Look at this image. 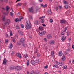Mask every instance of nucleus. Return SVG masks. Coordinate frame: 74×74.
Instances as JSON below:
<instances>
[{"label": "nucleus", "instance_id": "nucleus-1", "mask_svg": "<svg viewBox=\"0 0 74 74\" xmlns=\"http://www.w3.org/2000/svg\"><path fill=\"white\" fill-rule=\"evenodd\" d=\"M26 27L25 28L27 29H28L29 30L30 29V28H31V26H30V21H29L28 22H27L26 23Z\"/></svg>", "mask_w": 74, "mask_h": 74}, {"label": "nucleus", "instance_id": "nucleus-2", "mask_svg": "<svg viewBox=\"0 0 74 74\" xmlns=\"http://www.w3.org/2000/svg\"><path fill=\"white\" fill-rule=\"evenodd\" d=\"M10 23V20L8 19L5 22L4 24L6 26H8Z\"/></svg>", "mask_w": 74, "mask_h": 74}, {"label": "nucleus", "instance_id": "nucleus-3", "mask_svg": "<svg viewBox=\"0 0 74 74\" xmlns=\"http://www.w3.org/2000/svg\"><path fill=\"white\" fill-rule=\"evenodd\" d=\"M20 19H19L17 18H16L15 20V22H19V21H21V19H23V18L22 17H20Z\"/></svg>", "mask_w": 74, "mask_h": 74}, {"label": "nucleus", "instance_id": "nucleus-4", "mask_svg": "<svg viewBox=\"0 0 74 74\" xmlns=\"http://www.w3.org/2000/svg\"><path fill=\"white\" fill-rule=\"evenodd\" d=\"M25 41V38H23L20 39V42L21 43H23Z\"/></svg>", "mask_w": 74, "mask_h": 74}, {"label": "nucleus", "instance_id": "nucleus-5", "mask_svg": "<svg viewBox=\"0 0 74 74\" xmlns=\"http://www.w3.org/2000/svg\"><path fill=\"white\" fill-rule=\"evenodd\" d=\"M49 42L50 44H51V45H53V44H55V42L54 40H51Z\"/></svg>", "mask_w": 74, "mask_h": 74}, {"label": "nucleus", "instance_id": "nucleus-6", "mask_svg": "<svg viewBox=\"0 0 74 74\" xmlns=\"http://www.w3.org/2000/svg\"><path fill=\"white\" fill-rule=\"evenodd\" d=\"M34 23L35 25H38V24H40V21L36 20L34 21Z\"/></svg>", "mask_w": 74, "mask_h": 74}, {"label": "nucleus", "instance_id": "nucleus-7", "mask_svg": "<svg viewBox=\"0 0 74 74\" xmlns=\"http://www.w3.org/2000/svg\"><path fill=\"white\" fill-rule=\"evenodd\" d=\"M47 38L48 39H51L52 38V35L51 34H49L47 35Z\"/></svg>", "mask_w": 74, "mask_h": 74}, {"label": "nucleus", "instance_id": "nucleus-8", "mask_svg": "<svg viewBox=\"0 0 74 74\" xmlns=\"http://www.w3.org/2000/svg\"><path fill=\"white\" fill-rule=\"evenodd\" d=\"M58 64L59 66H62L64 64V62H58Z\"/></svg>", "mask_w": 74, "mask_h": 74}, {"label": "nucleus", "instance_id": "nucleus-9", "mask_svg": "<svg viewBox=\"0 0 74 74\" xmlns=\"http://www.w3.org/2000/svg\"><path fill=\"white\" fill-rule=\"evenodd\" d=\"M29 11L33 13V7H32L29 9Z\"/></svg>", "mask_w": 74, "mask_h": 74}, {"label": "nucleus", "instance_id": "nucleus-10", "mask_svg": "<svg viewBox=\"0 0 74 74\" xmlns=\"http://www.w3.org/2000/svg\"><path fill=\"white\" fill-rule=\"evenodd\" d=\"M7 60L6 58L4 59L3 62V64H5L7 63Z\"/></svg>", "mask_w": 74, "mask_h": 74}, {"label": "nucleus", "instance_id": "nucleus-11", "mask_svg": "<svg viewBox=\"0 0 74 74\" xmlns=\"http://www.w3.org/2000/svg\"><path fill=\"white\" fill-rule=\"evenodd\" d=\"M66 21L64 20H60V22L61 23H66Z\"/></svg>", "mask_w": 74, "mask_h": 74}, {"label": "nucleus", "instance_id": "nucleus-12", "mask_svg": "<svg viewBox=\"0 0 74 74\" xmlns=\"http://www.w3.org/2000/svg\"><path fill=\"white\" fill-rule=\"evenodd\" d=\"M16 56H17V57H18V58H22L21 55L19 53H17L16 54Z\"/></svg>", "mask_w": 74, "mask_h": 74}, {"label": "nucleus", "instance_id": "nucleus-13", "mask_svg": "<svg viewBox=\"0 0 74 74\" xmlns=\"http://www.w3.org/2000/svg\"><path fill=\"white\" fill-rule=\"evenodd\" d=\"M15 69V67L14 66H12L10 67V70H14Z\"/></svg>", "mask_w": 74, "mask_h": 74}, {"label": "nucleus", "instance_id": "nucleus-14", "mask_svg": "<svg viewBox=\"0 0 74 74\" xmlns=\"http://www.w3.org/2000/svg\"><path fill=\"white\" fill-rule=\"evenodd\" d=\"M15 69H16V70H19L21 69V67L19 66H16V67H15Z\"/></svg>", "mask_w": 74, "mask_h": 74}, {"label": "nucleus", "instance_id": "nucleus-15", "mask_svg": "<svg viewBox=\"0 0 74 74\" xmlns=\"http://www.w3.org/2000/svg\"><path fill=\"white\" fill-rule=\"evenodd\" d=\"M65 33H66V32H65L63 30L61 33V35L63 36V35H64Z\"/></svg>", "mask_w": 74, "mask_h": 74}, {"label": "nucleus", "instance_id": "nucleus-16", "mask_svg": "<svg viewBox=\"0 0 74 74\" xmlns=\"http://www.w3.org/2000/svg\"><path fill=\"white\" fill-rule=\"evenodd\" d=\"M37 11H38V9H35L34 10V11H33V14H34L35 13H37Z\"/></svg>", "mask_w": 74, "mask_h": 74}, {"label": "nucleus", "instance_id": "nucleus-17", "mask_svg": "<svg viewBox=\"0 0 74 74\" xmlns=\"http://www.w3.org/2000/svg\"><path fill=\"white\" fill-rule=\"evenodd\" d=\"M31 64H32L33 65H34V64H35L36 62L34 60H32L31 61Z\"/></svg>", "mask_w": 74, "mask_h": 74}, {"label": "nucleus", "instance_id": "nucleus-18", "mask_svg": "<svg viewBox=\"0 0 74 74\" xmlns=\"http://www.w3.org/2000/svg\"><path fill=\"white\" fill-rule=\"evenodd\" d=\"M66 36H63L62 37V41H64V40H66Z\"/></svg>", "mask_w": 74, "mask_h": 74}, {"label": "nucleus", "instance_id": "nucleus-19", "mask_svg": "<svg viewBox=\"0 0 74 74\" xmlns=\"http://www.w3.org/2000/svg\"><path fill=\"white\" fill-rule=\"evenodd\" d=\"M30 60H28L27 61V66H29L30 64Z\"/></svg>", "mask_w": 74, "mask_h": 74}, {"label": "nucleus", "instance_id": "nucleus-20", "mask_svg": "<svg viewBox=\"0 0 74 74\" xmlns=\"http://www.w3.org/2000/svg\"><path fill=\"white\" fill-rule=\"evenodd\" d=\"M65 60V56L63 55L61 58V60L62 61H64V60Z\"/></svg>", "mask_w": 74, "mask_h": 74}, {"label": "nucleus", "instance_id": "nucleus-21", "mask_svg": "<svg viewBox=\"0 0 74 74\" xmlns=\"http://www.w3.org/2000/svg\"><path fill=\"white\" fill-rule=\"evenodd\" d=\"M63 55V53L62 52V51H60L59 52V55L60 56H61Z\"/></svg>", "mask_w": 74, "mask_h": 74}, {"label": "nucleus", "instance_id": "nucleus-22", "mask_svg": "<svg viewBox=\"0 0 74 74\" xmlns=\"http://www.w3.org/2000/svg\"><path fill=\"white\" fill-rule=\"evenodd\" d=\"M53 67H55V68H58V64H55L53 65Z\"/></svg>", "mask_w": 74, "mask_h": 74}, {"label": "nucleus", "instance_id": "nucleus-23", "mask_svg": "<svg viewBox=\"0 0 74 74\" xmlns=\"http://www.w3.org/2000/svg\"><path fill=\"white\" fill-rule=\"evenodd\" d=\"M13 47V45H12V43H10V48L11 49Z\"/></svg>", "mask_w": 74, "mask_h": 74}, {"label": "nucleus", "instance_id": "nucleus-24", "mask_svg": "<svg viewBox=\"0 0 74 74\" xmlns=\"http://www.w3.org/2000/svg\"><path fill=\"white\" fill-rule=\"evenodd\" d=\"M18 33H19L20 34H21V35H23V32L20 30H18Z\"/></svg>", "mask_w": 74, "mask_h": 74}, {"label": "nucleus", "instance_id": "nucleus-25", "mask_svg": "<svg viewBox=\"0 0 74 74\" xmlns=\"http://www.w3.org/2000/svg\"><path fill=\"white\" fill-rule=\"evenodd\" d=\"M67 67V66L66 65H64L63 66L62 68L63 69H66Z\"/></svg>", "mask_w": 74, "mask_h": 74}, {"label": "nucleus", "instance_id": "nucleus-26", "mask_svg": "<svg viewBox=\"0 0 74 74\" xmlns=\"http://www.w3.org/2000/svg\"><path fill=\"white\" fill-rule=\"evenodd\" d=\"M36 63H40V60L37 59L36 60Z\"/></svg>", "mask_w": 74, "mask_h": 74}, {"label": "nucleus", "instance_id": "nucleus-27", "mask_svg": "<svg viewBox=\"0 0 74 74\" xmlns=\"http://www.w3.org/2000/svg\"><path fill=\"white\" fill-rule=\"evenodd\" d=\"M39 30H44V28L41 27H40Z\"/></svg>", "mask_w": 74, "mask_h": 74}, {"label": "nucleus", "instance_id": "nucleus-28", "mask_svg": "<svg viewBox=\"0 0 74 74\" xmlns=\"http://www.w3.org/2000/svg\"><path fill=\"white\" fill-rule=\"evenodd\" d=\"M64 4H67L68 3L65 0H64Z\"/></svg>", "mask_w": 74, "mask_h": 74}, {"label": "nucleus", "instance_id": "nucleus-29", "mask_svg": "<svg viewBox=\"0 0 74 74\" xmlns=\"http://www.w3.org/2000/svg\"><path fill=\"white\" fill-rule=\"evenodd\" d=\"M47 12L48 14H51L52 12H51V10H49L47 11Z\"/></svg>", "mask_w": 74, "mask_h": 74}, {"label": "nucleus", "instance_id": "nucleus-30", "mask_svg": "<svg viewBox=\"0 0 74 74\" xmlns=\"http://www.w3.org/2000/svg\"><path fill=\"white\" fill-rule=\"evenodd\" d=\"M6 11H8V10L10 9V7L8 6H7L6 7Z\"/></svg>", "mask_w": 74, "mask_h": 74}, {"label": "nucleus", "instance_id": "nucleus-31", "mask_svg": "<svg viewBox=\"0 0 74 74\" xmlns=\"http://www.w3.org/2000/svg\"><path fill=\"white\" fill-rule=\"evenodd\" d=\"M42 32V36L43 35H44V34H45V33H46L45 31H43V32Z\"/></svg>", "mask_w": 74, "mask_h": 74}, {"label": "nucleus", "instance_id": "nucleus-32", "mask_svg": "<svg viewBox=\"0 0 74 74\" xmlns=\"http://www.w3.org/2000/svg\"><path fill=\"white\" fill-rule=\"evenodd\" d=\"M10 34L11 36H12L13 34H12V32L11 31H10Z\"/></svg>", "mask_w": 74, "mask_h": 74}, {"label": "nucleus", "instance_id": "nucleus-33", "mask_svg": "<svg viewBox=\"0 0 74 74\" xmlns=\"http://www.w3.org/2000/svg\"><path fill=\"white\" fill-rule=\"evenodd\" d=\"M1 1H5V3H7L8 2V1L7 0H1Z\"/></svg>", "mask_w": 74, "mask_h": 74}, {"label": "nucleus", "instance_id": "nucleus-34", "mask_svg": "<svg viewBox=\"0 0 74 74\" xmlns=\"http://www.w3.org/2000/svg\"><path fill=\"white\" fill-rule=\"evenodd\" d=\"M49 21L50 23H52L53 21V19H50L49 20Z\"/></svg>", "mask_w": 74, "mask_h": 74}, {"label": "nucleus", "instance_id": "nucleus-35", "mask_svg": "<svg viewBox=\"0 0 74 74\" xmlns=\"http://www.w3.org/2000/svg\"><path fill=\"white\" fill-rule=\"evenodd\" d=\"M24 56L25 58H27V57H29V56H28V55H27V54L24 55Z\"/></svg>", "mask_w": 74, "mask_h": 74}, {"label": "nucleus", "instance_id": "nucleus-36", "mask_svg": "<svg viewBox=\"0 0 74 74\" xmlns=\"http://www.w3.org/2000/svg\"><path fill=\"white\" fill-rule=\"evenodd\" d=\"M22 5V3H18L17 5V6L18 5V6H21Z\"/></svg>", "mask_w": 74, "mask_h": 74}, {"label": "nucleus", "instance_id": "nucleus-37", "mask_svg": "<svg viewBox=\"0 0 74 74\" xmlns=\"http://www.w3.org/2000/svg\"><path fill=\"white\" fill-rule=\"evenodd\" d=\"M16 28L17 29H19V27L18 25H17L16 27Z\"/></svg>", "mask_w": 74, "mask_h": 74}, {"label": "nucleus", "instance_id": "nucleus-38", "mask_svg": "<svg viewBox=\"0 0 74 74\" xmlns=\"http://www.w3.org/2000/svg\"><path fill=\"white\" fill-rule=\"evenodd\" d=\"M20 26L22 28H24V25H23L22 24H21L20 25Z\"/></svg>", "mask_w": 74, "mask_h": 74}, {"label": "nucleus", "instance_id": "nucleus-39", "mask_svg": "<svg viewBox=\"0 0 74 74\" xmlns=\"http://www.w3.org/2000/svg\"><path fill=\"white\" fill-rule=\"evenodd\" d=\"M68 7H69V6L68 5H66L65 6L64 8L66 9H67V8H68Z\"/></svg>", "mask_w": 74, "mask_h": 74}, {"label": "nucleus", "instance_id": "nucleus-40", "mask_svg": "<svg viewBox=\"0 0 74 74\" xmlns=\"http://www.w3.org/2000/svg\"><path fill=\"white\" fill-rule=\"evenodd\" d=\"M51 54V55H53V54H54V51H52Z\"/></svg>", "mask_w": 74, "mask_h": 74}, {"label": "nucleus", "instance_id": "nucleus-41", "mask_svg": "<svg viewBox=\"0 0 74 74\" xmlns=\"http://www.w3.org/2000/svg\"><path fill=\"white\" fill-rule=\"evenodd\" d=\"M12 40L14 42V43H15V38H13L12 39Z\"/></svg>", "mask_w": 74, "mask_h": 74}, {"label": "nucleus", "instance_id": "nucleus-42", "mask_svg": "<svg viewBox=\"0 0 74 74\" xmlns=\"http://www.w3.org/2000/svg\"><path fill=\"white\" fill-rule=\"evenodd\" d=\"M14 14V13H12V12H11L10 13V15L11 16H13V15Z\"/></svg>", "mask_w": 74, "mask_h": 74}, {"label": "nucleus", "instance_id": "nucleus-43", "mask_svg": "<svg viewBox=\"0 0 74 74\" xmlns=\"http://www.w3.org/2000/svg\"><path fill=\"white\" fill-rule=\"evenodd\" d=\"M39 36H42V32H40L39 33Z\"/></svg>", "mask_w": 74, "mask_h": 74}, {"label": "nucleus", "instance_id": "nucleus-44", "mask_svg": "<svg viewBox=\"0 0 74 74\" xmlns=\"http://www.w3.org/2000/svg\"><path fill=\"white\" fill-rule=\"evenodd\" d=\"M41 22L42 23H44V20L43 19H41Z\"/></svg>", "mask_w": 74, "mask_h": 74}, {"label": "nucleus", "instance_id": "nucleus-45", "mask_svg": "<svg viewBox=\"0 0 74 74\" xmlns=\"http://www.w3.org/2000/svg\"><path fill=\"white\" fill-rule=\"evenodd\" d=\"M45 18V16H43L42 17H40V18H39V19H42V18Z\"/></svg>", "mask_w": 74, "mask_h": 74}, {"label": "nucleus", "instance_id": "nucleus-46", "mask_svg": "<svg viewBox=\"0 0 74 74\" xmlns=\"http://www.w3.org/2000/svg\"><path fill=\"white\" fill-rule=\"evenodd\" d=\"M22 45H23V47H25V45H26V44L24 42L22 43Z\"/></svg>", "mask_w": 74, "mask_h": 74}, {"label": "nucleus", "instance_id": "nucleus-47", "mask_svg": "<svg viewBox=\"0 0 74 74\" xmlns=\"http://www.w3.org/2000/svg\"><path fill=\"white\" fill-rule=\"evenodd\" d=\"M58 8L59 9H62V7L61 6H58Z\"/></svg>", "mask_w": 74, "mask_h": 74}, {"label": "nucleus", "instance_id": "nucleus-48", "mask_svg": "<svg viewBox=\"0 0 74 74\" xmlns=\"http://www.w3.org/2000/svg\"><path fill=\"white\" fill-rule=\"evenodd\" d=\"M67 30V27H66L64 29V30H64V32H66V31Z\"/></svg>", "mask_w": 74, "mask_h": 74}, {"label": "nucleus", "instance_id": "nucleus-49", "mask_svg": "<svg viewBox=\"0 0 74 74\" xmlns=\"http://www.w3.org/2000/svg\"><path fill=\"white\" fill-rule=\"evenodd\" d=\"M2 20H3V21H5V16L3 17Z\"/></svg>", "mask_w": 74, "mask_h": 74}, {"label": "nucleus", "instance_id": "nucleus-50", "mask_svg": "<svg viewBox=\"0 0 74 74\" xmlns=\"http://www.w3.org/2000/svg\"><path fill=\"white\" fill-rule=\"evenodd\" d=\"M48 68V65H46V66H44L45 69H47Z\"/></svg>", "mask_w": 74, "mask_h": 74}, {"label": "nucleus", "instance_id": "nucleus-51", "mask_svg": "<svg viewBox=\"0 0 74 74\" xmlns=\"http://www.w3.org/2000/svg\"><path fill=\"white\" fill-rule=\"evenodd\" d=\"M67 14H68L69 15H70V12L69 11H67Z\"/></svg>", "mask_w": 74, "mask_h": 74}, {"label": "nucleus", "instance_id": "nucleus-52", "mask_svg": "<svg viewBox=\"0 0 74 74\" xmlns=\"http://www.w3.org/2000/svg\"><path fill=\"white\" fill-rule=\"evenodd\" d=\"M44 41H45V42H47V39H46V38H44Z\"/></svg>", "mask_w": 74, "mask_h": 74}, {"label": "nucleus", "instance_id": "nucleus-53", "mask_svg": "<svg viewBox=\"0 0 74 74\" xmlns=\"http://www.w3.org/2000/svg\"><path fill=\"white\" fill-rule=\"evenodd\" d=\"M29 18L30 19H33V17H32V16H29Z\"/></svg>", "mask_w": 74, "mask_h": 74}, {"label": "nucleus", "instance_id": "nucleus-54", "mask_svg": "<svg viewBox=\"0 0 74 74\" xmlns=\"http://www.w3.org/2000/svg\"><path fill=\"white\" fill-rule=\"evenodd\" d=\"M5 42L6 43H7V42H8V40H5Z\"/></svg>", "mask_w": 74, "mask_h": 74}, {"label": "nucleus", "instance_id": "nucleus-55", "mask_svg": "<svg viewBox=\"0 0 74 74\" xmlns=\"http://www.w3.org/2000/svg\"><path fill=\"white\" fill-rule=\"evenodd\" d=\"M67 53H68L67 52V51H65V55H67Z\"/></svg>", "mask_w": 74, "mask_h": 74}, {"label": "nucleus", "instance_id": "nucleus-56", "mask_svg": "<svg viewBox=\"0 0 74 74\" xmlns=\"http://www.w3.org/2000/svg\"><path fill=\"white\" fill-rule=\"evenodd\" d=\"M67 45L68 47H70V44H69V43H68Z\"/></svg>", "mask_w": 74, "mask_h": 74}, {"label": "nucleus", "instance_id": "nucleus-57", "mask_svg": "<svg viewBox=\"0 0 74 74\" xmlns=\"http://www.w3.org/2000/svg\"><path fill=\"white\" fill-rule=\"evenodd\" d=\"M6 37H7V38H8V37H9V36H8V35L7 34H6Z\"/></svg>", "mask_w": 74, "mask_h": 74}, {"label": "nucleus", "instance_id": "nucleus-58", "mask_svg": "<svg viewBox=\"0 0 74 74\" xmlns=\"http://www.w3.org/2000/svg\"><path fill=\"white\" fill-rule=\"evenodd\" d=\"M47 4H45L44 5H43V7H45L47 6Z\"/></svg>", "mask_w": 74, "mask_h": 74}, {"label": "nucleus", "instance_id": "nucleus-59", "mask_svg": "<svg viewBox=\"0 0 74 74\" xmlns=\"http://www.w3.org/2000/svg\"><path fill=\"white\" fill-rule=\"evenodd\" d=\"M38 51H37L35 52L34 53H38Z\"/></svg>", "mask_w": 74, "mask_h": 74}, {"label": "nucleus", "instance_id": "nucleus-60", "mask_svg": "<svg viewBox=\"0 0 74 74\" xmlns=\"http://www.w3.org/2000/svg\"><path fill=\"white\" fill-rule=\"evenodd\" d=\"M58 8H58V6L56 8V10L57 11L58 10Z\"/></svg>", "mask_w": 74, "mask_h": 74}, {"label": "nucleus", "instance_id": "nucleus-61", "mask_svg": "<svg viewBox=\"0 0 74 74\" xmlns=\"http://www.w3.org/2000/svg\"><path fill=\"white\" fill-rule=\"evenodd\" d=\"M72 48H73V49H74V45H72Z\"/></svg>", "mask_w": 74, "mask_h": 74}, {"label": "nucleus", "instance_id": "nucleus-62", "mask_svg": "<svg viewBox=\"0 0 74 74\" xmlns=\"http://www.w3.org/2000/svg\"><path fill=\"white\" fill-rule=\"evenodd\" d=\"M42 25L43 26H46V25L44 24H43Z\"/></svg>", "mask_w": 74, "mask_h": 74}, {"label": "nucleus", "instance_id": "nucleus-63", "mask_svg": "<svg viewBox=\"0 0 74 74\" xmlns=\"http://www.w3.org/2000/svg\"><path fill=\"white\" fill-rule=\"evenodd\" d=\"M42 1H43V0H39L40 2H42Z\"/></svg>", "mask_w": 74, "mask_h": 74}, {"label": "nucleus", "instance_id": "nucleus-64", "mask_svg": "<svg viewBox=\"0 0 74 74\" xmlns=\"http://www.w3.org/2000/svg\"><path fill=\"white\" fill-rule=\"evenodd\" d=\"M44 74H48V73H47V72H46Z\"/></svg>", "mask_w": 74, "mask_h": 74}]
</instances>
